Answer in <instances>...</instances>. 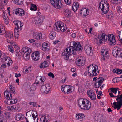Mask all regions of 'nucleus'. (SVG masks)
<instances>
[{
  "label": "nucleus",
  "mask_w": 122,
  "mask_h": 122,
  "mask_svg": "<svg viewBox=\"0 0 122 122\" xmlns=\"http://www.w3.org/2000/svg\"><path fill=\"white\" fill-rule=\"evenodd\" d=\"M73 46L67 48L62 53V55L65 56V59H68L69 56L73 54L75 55L77 51H80L82 49L80 43L78 42H73Z\"/></svg>",
  "instance_id": "f257e3e1"
},
{
  "label": "nucleus",
  "mask_w": 122,
  "mask_h": 122,
  "mask_svg": "<svg viewBox=\"0 0 122 122\" xmlns=\"http://www.w3.org/2000/svg\"><path fill=\"white\" fill-rule=\"evenodd\" d=\"M78 103L82 109L89 110L91 106L90 102L86 99H80L78 100Z\"/></svg>",
  "instance_id": "f03ea898"
},
{
  "label": "nucleus",
  "mask_w": 122,
  "mask_h": 122,
  "mask_svg": "<svg viewBox=\"0 0 122 122\" xmlns=\"http://www.w3.org/2000/svg\"><path fill=\"white\" fill-rule=\"evenodd\" d=\"M89 72V76L93 77L97 75L99 73V71L98 70V67L95 64H92L87 66Z\"/></svg>",
  "instance_id": "7ed1b4c3"
},
{
  "label": "nucleus",
  "mask_w": 122,
  "mask_h": 122,
  "mask_svg": "<svg viewBox=\"0 0 122 122\" xmlns=\"http://www.w3.org/2000/svg\"><path fill=\"white\" fill-rule=\"evenodd\" d=\"M116 100L117 102H114L112 106L114 109L118 110L120 108L122 105V94L118 97L116 99Z\"/></svg>",
  "instance_id": "20e7f679"
},
{
  "label": "nucleus",
  "mask_w": 122,
  "mask_h": 122,
  "mask_svg": "<svg viewBox=\"0 0 122 122\" xmlns=\"http://www.w3.org/2000/svg\"><path fill=\"white\" fill-rule=\"evenodd\" d=\"M22 52L24 53L23 56L24 59L27 61L29 60L30 54L32 52L31 49L27 47H26L23 48Z\"/></svg>",
  "instance_id": "39448f33"
},
{
  "label": "nucleus",
  "mask_w": 122,
  "mask_h": 122,
  "mask_svg": "<svg viewBox=\"0 0 122 122\" xmlns=\"http://www.w3.org/2000/svg\"><path fill=\"white\" fill-rule=\"evenodd\" d=\"M54 30L57 31L64 32L66 30V28L64 26V24L60 22L56 24L54 27Z\"/></svg>",
  "instance_id": "423d86ee"
},
{
  "label": "nucleus",
  "mask_w": 122,
  "mask_h": 122,
  "mask_svg": "<svg viewBox=\"0 0 122 122\" xmlns=\"http://www.w3.org/2000/svg\"><path fill=\"white\" fill-rule=\"evenodd\" d=\"M44 19V17L42 15L38 16L32 19L33 23L37 25H40L43 22Z\"/></svg>",
  "instance_id": "0eeeda50"
},
{
  "label": "nucleus",
  "mask_w": 122,
  "mask_h": 122,
  "mask_svg": "<svg viewBox=\"0 0 122 122\" xmlns=\"http://www.w3.org/2000/svg\"><path fill=\"white\" fill-rule=\"evenodd\" d=\"M106 37L108 39V42L111 45H115L116 41L114 35L112 34H110L107 36Z\"/></svg>",
  "instance_id": "6e6552de"
},
{
  "label": "nucleus",
  "mask_w": 122,
  "mask_h": 122,
  "mask_svg": "<svg viewBox=\"0 0 122 122\" xmlns=\"http://www.w3.org/2000/svg\"><path fill=\"white\" fill-rule=\"evenodd\" d=\"M45 79V78L44 76H37L36 78V82L40 86H41L43 85Z\"/></svg>",
  "instance_id": "1a4fd4ad"
},
{
  "label": "nucleus",
  "mask_w": 122,
  "mask_h": 122,
  "mask_svg": "<svg viewBox=\"0 0 122 122\" xmlns=\"http://www.w3.org/2000/svg\"><path fill=\"white\" fill-rule=\"evenodd\" d=\"M51 4L56 9H59L61 7V2L59 0H50Z\"/></svg>",
  "instance_id": "9d476101"
},
{
  "label": "nucleus",
  "mask_w": 122,
  "mask_h": 122,
  "mask_svg": "<svg viewBox=\"0 0 122 122\" xmlns=\"http://www.w3.org/2000/svg\"><path fill=\"white\" fill-rule=\"evenodd\" d=\"M105 34H100L97 37L96 40L97 41L98 40L99 43L101 44H102L104 42H105L106 41L107 38L106 37V39H105Z\"/></svg>",
  "instance_id": "9b49d317"
},
{
  "label": "nucleus",
  "mask_w": 122,
  "mask_h": 122,
  "mask_svg": "<svg viewBox=\"0 0 122 122\" xmlns=\"http://www.w3.org/2000/svg\"><path fill=\"white\" fill-rule=\"evenodd\" d=\"M85 61L86 59L84 57L82 56L78 58L77 62H76V64L79 66H81L85 64Z\"/></svg>",
  "instance_id": "f8f14e48"
},
{
  "label": "nucleus",
  "mask_w": 122,
  "mask_h": 122,
  "mask_svg": "<svg viewBox=\"0 0 122 122\" xmlns=\"http://www.w3.org/2000/svg\"><path fill=\"white\" fill-rule=\"evenodd\" d=\"M103 81L104 79L103 77H100L97 78V81L95 82V87L96 88H98L102 84Z\"/></svg>",
  "instance_id": "ddd939ff"
},
{
  "label": "nucleus",
  "mask_w": 122,
  "mask_h": 122,
  "mask_svg": "<svg viewBox=\"0 0 122 122\" xmlns=\"http://www.w3.org/2000/svg\"><path fill=\"white\" fill-rule=\"evenodd\" d=\"M14 13L19 16H22L25 15V12L23 9L19 8L15 10Z\"/></svg>",
  "instance_id": "4468645a"
},
{
  "label": "nucleus",
  "mask_w": 122,
  "mask_h": 122,
  "mask_svg": "<svg viewBox=\"0 0 122 122\" xmlns=\"http://www.w3.org/2000/svg\"><path fill=\"white\" fill-rule=\"evenodd\" d=\"M92 48L88 45L85 46L84 47V50L86 53L87 55L91 56L93 55V51L92 50Z\"/></svg>",
  "instance_id": "2eb2a0df"
},
{
  "label": "nucleus",
  "mask_w": 122,
  "mask_h": 122,
  "mask_svg": "<svg viewBox=\"0 0 122 122\" xmlns=\"http://www.w3.org/2000/svg\"><path fill=\"white\" fill-rule=\"evenodd\" d=\"M87 94L88 97L92 100H94L96 99V96L93 91L90 90L87 92Z\"/></svg>",
  "instance_id": "dca6fc26"
},
{
  "label": "nucleus",
  "mask_w": 122,
  "mask_h": 122,
  "mask_svg": "<svg viewBox=\"0 0 122 122\" xmlns=\"http://www.w3.org/2000/svg\"><path fill=\"white\" fill-rule=\"evenodd\" d=\"M29 111L26 114L25 118L26 121L27 122H33V119L31 116V113Z\"/></svg>",
  "instance_id": "f3484780"
},
{
  "label": "nucleus",
  "mask_w": 122,
  "mask_h": 122,
  "mask_svg": "<svg viewBox=\"0 0 122 122\" xmlns=\"http://www.w3.org/2000/svg\"><path fill=\"white\" fill-rule=\"evenodd\" d=\"M39 51H35L33 53L31 57L33 60L35 61L38 60L39 59Z\"/></svg>",
  "instance_id": "a211bd4d"
},
{
  "label": "nucleus",
  "mask_w": 122,
  "mask_h": 122,
  "mask_svg": "<svg viewBox=\"0 0 122 122\" xmlns=\"http://www.w3.org/2000/svg\"><path fill=\"white\" fill-rule=\"evenodd\" d=\"M42 49L43 51H48L50 49V46L46 42L43 43L42 44Z\"/></svg>",
  "instance_id": "6ab92c4d"
},
{
  "label": "nucleus",
  "mask_w": 122,
  "mask_h": 122,
  "mask_svg": "<svg viewBox=\"0 0 122 122\" xmlns=\"http://www.w3.org/2000/svg\"><path fill=\"white\" fill-rule=\"evenodd\" d=\"M109 4H105V6L104 8L103 9V11L101 10V14L103 15L104 14H106L107 12L109 10V7L108 6Z\"/></svg>",
  "instance_id": "aec40b11"
},
{
  "label": "nucleus",
  "mask_w": 122,
  "mask_h": 122,
  "mask_svg": "<svg viewBox=\"0 0 122 122\" xmlns=\"http://www.w3.org/2000/svg\"><path fill=\"white\" fill-rule=\"evenodd\" d=\"M42 34L41 33H35L33 34L34 38L37 40H40L42 38Z\"/></svg>",
  "instance_id": "412c9836"
},
{
  "label": "nucleus",
  "mask_w": 122,
  "mask_h": 122,
  "mask_svg": "<svg viewBox=\"0 0 122 122\" xmlns=\"http://www.w3.org/2000/svg\"><path fill=\"white\" fill-rule=\"evenodd\" d=\"M5 35V37L10 39L13 38V36L12 32H6Z\"/></svg>",
  "instance_id": "4be33fe9"
},
{
  "label": "nucleus",
  "mask_w": 122,
  "mask_h": 122,
  "mask_svg": "<svg viewBox=\"0 0 122 122\" xmlns=\"http://www.w3.org/2000/svg\"><path fill=\"white\" fill-rule=\"evenodd\" d=\"M79 7V5L78 2H74L73 5L72 6V8L74 12L76 11Z\"/></svg>",
  "instance_id": "5701e85b"
},
{
  "label": "nucleus",
  "mask_w": 122,
  "mask_h": 122,
  "mask_svg": "<svg viewBox=\"0 0 122 122\" xmlns=\"http://www.w3.org/2000/svg\"><path fill=\"white\" fill-rule=\"evenodd\" d=\"M121 52L120 50H119L118 49H117L116 50L115 49L112 51V53L114 56L116 57H118V56L119 54H120Z\"/></svg>",
  "instance_id": "b1692460"
},
{
  "label": "nucleus",
  "mask_w": 122,
  "mask_h": 122,
  "mask_svg": "<svg viewBox=\"0 0 122 122\" xmlns=\"http://www.w3.org/2000/svg\"><path fill=\"white\" fill-rule=\"evenodd\" d=\"M80 13L82 15L86 16L88 14L89 11H87L86 8H84L81 9Z\"/></svg>",
  "instance_id": "393cba45"
},
{
  "label": "nucleus",
  "mask_w": 122,
  "mask_h": 122,
  "mask_svg": "<svg viewBox=\"0 0 122 122\" xmlns=\"http://www.w3.org/2000/svg\"><path fill=\"white\" fill-rule=\"evenodd\" d=\"M24 117V116L23 114L21 113L18 114L16 115L15 119L18 121L22 120Z\"/></svg>",
  "instance_id": "a878e982"
},
{
  "label": "nucleus",
  "mask_w": 122,
  "mask_h": 122,
  "mask_svg": "<svg viewBox=\"0 0 122 122\" xmlns=\"http://www.w3.org/2000/svg\"><path fill=\"white\" fill-rule=\"evenodd\" d=\"M49 119L48 115L46 116L44 115L41 117L40 120L41 122H47L49 120Z\"/></svg>",
  "instance_id": "bb28decb"
},
{
  "label": "nucleus",
  "mask_w": 122,
  "mask_h": 122,
  "mask_svg": "<svg viewBox=\"0 0 122 122\" xmlns=\"http://www.w3.org/2000/svg\"><path fill=\"white\" fill-rule=\"evenodd\" d=\"M15 28L17 29H20L23 26V24L21 22L19 21H16Z\"/></svg>",
  "instance_id": "cd10ccee"
},
{
  "label": "nucleus",
  "mask_w": 122,
  "mask_h": 122,
  "mask_svg": "<svg viewBox=\"0 0 122 122\" xmlns=\"http://www.w3.org/2000/svg\"><path fill=\"white\" fill-rule=\"evenodd\" d=\"M84 114L81 113L76 114V120H78L80 121L82 120V119L84 117Z\"/></svg>",
  "instance_id": "c85d7f7f"
},
{
  "label": "nucleus",
  "mask_w": 122,
  "mask_h": 122,
  "mask_svg": "<svg viewBox=\"0 0 122 122\" xmlns=\"http://www.w3.org/2000/svg\"><path fill=\"white\" fill-rule=\"evenodd\" d=\"M48 84H46L45 85H42L41 86H42L41 88V91L42 93H45L46 94L47 93V92L46 91V86H48Z\"/></svg>",
  "instance_id": "c756f323"
},
{
  "label": "nucleus",
  "mask_w": 122,
  "mask_h": 122,
  "mask_svg": "<svg viewBox=\"0 0 122 122\" xmlns=\"http://www.w3.org/2000/svg\"><path fill=\"white\" fill-rule=\"evenodd\" d=\"M64 13L66 16L68 17L71 14L70 10L68 9H66L64 11Z\"/></svg>",
  "instance_id": "7c9ffc66"
},
{
  "label": "nucleus",
  "mask_w": 122,
  "mask_h": 122,
  "mask_svg": "<svg viewBox=\"0 0 122 122\" xmlns=\"http://www.w3.org/2000/svg\"><path fill=\"white\" fill-rule=\"evenodd\" d=\"M69 85H63L61 86V90L63 92H64L65 93L66 92L67 89H68V87H69Z\"/></svg>",
  "instance_id": "2f4dec72"
},
{
  "label": "nucleus",
  "mask_w": 122,
  "mask_h": 122,
  "mask_svg": "<svg viewBox=\"0 0 122 122\" xmlns=\"http://www.w3.org/2000/svg\"><path fill=\"white\" fill-rule=\"evenodd\" d=\"M56 35V33L52 31L51 32L49 35V38L51 40L54 39Z\"/></svg>",
  "instance_id": "473e14b6"
},
{
  "label": "nucleus",
  "mask_w": 122,
  "mask_h": 122,
  "mask_svg": "<svg viewBox=\"0 0 122 122\" xmlns=\"http://www.w3.org/2000/svg\"><path fill=\"white\" fill-rule=\"evenodd\" d=\"M106 14V17L108 19H111L113 16V14L111 10H109Z\"/></svg>",
  "instance_id": "72a5a7b5"
},
{
  "label": "nucleus",
  "mask_w": 122,
  "mask_h": 122,
  "mask_svg": "<svg viewBox=\"0 0 122 122\" xmlns=\"http://www.w3.org/2000/svg\"><path fill=\"white\" fill-rule=\"evenodd\" d=\"M49 64L47 61H44V62L41 64V66H40V68H42L43 67L45 68L48 67Z\"/></svg>",
  "instance_id": "f704fd0d"
},
{
  "label": "nucleus",
  "mask_w": 122,
  "mask_h": 122,
  "mask_svg": "<svg viewBox=\"0 0 122 122\" xmlns=\"http://www.w3.org/2000/svg\"><path fill=\"white\" fill-rule=\"evenodd\" d=\"M101 53H102V54L103 53H105V54H105V55H104V56L105 57H106L107 58H108L109 57V54H108V51H107L106 50H105L104 49H102V50L101 51Z\"/></svg>",
  "instance_id": "c9c22d12"
},
{
  "label": "nucleus",
  "mask_w": 122,
  "mask_h": 122,
  "mask_svg": "<svg viewBox=\"0 0 122 122\" xmlns=\"http://www.w3.org/2000/svg\"><path fill=\"white\" fill-rule=\"evenodd\" d=\"M7 119L3 115L0 116V122H6Z\"/></svg>",
  "instance_id": "e433bc0d"
},
{
  "label": "nucleus",
  "mask_w": 122,
  "mask_h": 122,
  "mask_svg": "<svg viewBox=\"0 0 122 122\" xmlns=\"http://www.w3.org/2000/svg\"><path fill=\"white\" fill-rule=\"evenodd\" d=\"M6 32L4 26H0V34L3 35Z\"/></svg>",
  "instance_id": "4c0bfd02"
},
{
  "label": "nucleus",
  "mask_w": 122,
  "mask_h": 122,
  "mask_svg": "<svg viewBox=\"0 0 122 122\" xmlns=\"http://www.w3.org/2000/svg\"><path fill=\"white\" fill-rule=\"evenodd\" d=\"M8 93L9 92H8V91H6L5 92L4 95H5V94L6 93V97L7 98V99L8 100H11L12 99V94H10V97H9V95L8 94Z\"/></svg>",
  "instance_id": "58836bf2"
},
{
  "label": "nucleus",
  "mask_w": 122,
  "mask_h": 122,
  "mask_svg": "<svg viewBox=\"0 0 122 122\" xmlns=\"http://www.w3.org/2000/svg\"><path fill=\"white\" fill-rule=\"evenodd\" d=\"M102 2V1L100 3L98 7L99 9H100L101 10L103 11V9L104 8L105 6V4H104Z\"/></svg>",
  "instance_id": "ea45409f"
},
{
  "label": "nucleus",
  "mask_w": 122,
  "mask_h": 122,
  "mask_svg": "<svg viewBox=\"0 0 122 122\" xmlns=\"http://www.w3.org/2000/svg\"><path fill=\"white\" fill-rule=\"evenodd\" d=\"M3 18L4 22H6V24L7 25L8 24H9V22L8 21L9 19L7 17V15H5L4 14V15L3 16Z\"/></svg>",
  "instance_id": "a19ab883"
},
{
  "label": "nucleus",
  "mask_w": 122,
  "mask_h": 122,
  "mask_svg": "<svg viewBox=\"0 0 122 122\" xmlns=\"http://www.w3.org/2000/svg\"><path fill=\"white\" fill-rule=\"evenodd\" d=\"M110 89L112 92L111 93H114L115 95H116L118 90L119 89L118 88H110Z\"/></svg>",
  "instance_id": "79ce46f5"
},
{
  "label": "nucleus",
  "mask_w": 122,
  "mask_h": 122,
  "mask_svg": "<svg viewBox=\"0 0 122 122\" xmlns=\"http://www.w3.org/2000/svg\"><path fill=\"white\" fill-rule=\"evenodd\" d=\"M14 2L18 5H21L23 3L22 0H14Z\"/></svg>",
  "instance_id": "37998d69"
},
{
  "label": "nucleus",
  "mask_w": 122,
  "mask_h": 122,
  "mask_svg": "<svg viewBox=\"0 0 122 122\" xmlns=\"http://www.w3.org/2000/svg\"><path fill=\"white\" fill-rule=\"evenodd\" d=\"M37 84H38L36 83V82L35 83L31 86L30 89L32 90H35L37 87Z\"/></svg>",
  "instance_id": "c03bdc74"
},
{
  "label": "nucleus",
  "mask_w": 122,
  "mask_h": 122,
  "mask_svg": "<svg viewBox=\"0 0 122 122\" xmlns=\"http://www.w3.org/2000/svg\"><path fill=\"white\" fill-rule=\"evenodd\" d=\"M37 9L36 6L33 4H32L30 9L32 11H35L37 10Z\"/></svg>",
  "instance_id": "a18cd8bd"
},
{
  "label": "nucleus",
  "mask_w": 122,
  "mask_h": 122,
  "mask_svg": "<svg viewBox=\"0 0 122 122\" xmlns=\"http://www.w3.org/2000/svg\"><path fill=\"white\" fill-rule=\"evenodd\" d=\"M31 68V67H27L26 69H24L23 70V71H25V73L26 74L28 73L29 72H30L31 70L30 69Z\"/></svg>",
  "instance_id": "49530a36"
},
{
  "label": "nucleus",
  "mask_w": 122,
  "mask_h": 122,
  "mask_svg": "<svg viewBox=\"0 0 122 122\" xmlns=\"http://www.w3.org/2000/svg\"><path fill=\"white\" fill-rule=\"evenodd\" d=\"M16 107L14 106L10 107L8 106L7 107V109L8 110L10 111H14Z\"/></svg>",
  "instance_id": "de8ad7c7"
},
{
  "label": "nucleus",
  "mask_w": 122,
  "mask_h": 122,
  "mask_svg": "<svg viewBox=\"0 0 122 122\" xmlns=\"http://www.w3.org/2000/svg\"><path fill=\"white\" fill-rule=\"evenodd\" d=\"M9 88L10 89V92L11 93H15V91L14 87H12V85L9 86Z\"/></svg>",
  "instance_id": "09e8293b"
},
{
  "label": "nucleus",
  "mask_w": 122,
  "mask_h": 122,
  "mask_svg": "<svg viewBox=\"0 0 122 122\" xmlns=\"http://www.w3.org/2000/svg\"><path fill=\"white\" fill-rule=\"evenodd\" d=\"M29 104L32 105L34 107H36L37 106V104L36 102H30Z\"/></svg>",
  "instance_id": "8fccbe9b"
},
{
  "label": "nucleus",
  "mask_w": 122,
  "mask_h": 122,
  "mask_svg": "<svg viewBox=\"0 0 122 122\" xmlns=\"http://www.w3.org/2000/svg\"><path fill=\"white\" fill-rule=\"evenodd\" d=\"M3 115H4L5 117H6V119H7V118H9L10 117V112H7L5 113H4Z\"/></svg>",
  "instance_id": "3c124183"
},
{
  "label": "nucleus",
  "mask_w": 122,
  "mask_h": 122,
  "mask_svg": "<svg viewBox=\"0 0 122 122\" xmlns=\"http://www.w3.org/2000/svg\"><path fill=\"white\" fill-rule=\"evenodd\" d=\"M11 100L10 102V103L11 104H14L17 103V99H11Z\"/></svg>",
  "instance_id": "603ef678"
},
{
  "label": "nucleus",
  "mask_w": 122,
  "mask_h": 122,
  "mask_svg": "<svg viewBox=\"0 0 122 122\" xmlns=\"http://www.w3.org/2000/svg\"><path fill=\"white\" fill-rule=\"evenodd\" d=\"M73 88V87L72 86H69V87L68 89H69L67 92V94H69L71 93L72 92V89Z\"/></svg>",
  "instance_id": "864d4df0"
},
{
  "label": "nucleus",
  "mask_w": 122,
  "mask_h": 122,
  "mask_svg": "<svg viewBox=\"0 0 122 122\" xmlns=\"http://www.w3.org/2000/svg\"><path fill=\"white\" fill-rule=\"evenodd\" d=\"M7 46L9 50L12 53L14 52V49L12 46H10V45H8Z\"/></svg>",
  "instance_id": "5fc2aeb1"
},
{
  "label": "nucleus",
  "mask_w": 122,
  "mask_h": 122,
  "mask_svg": "<svg viewBox=\"0 0 122 122\" xmlns=\"http://www.w3.org/2000/svg\"><path fill=\"white\" fill-rule=\"evenodd\" d=\"M113 3L116 4H118L121 2V0H113Z\"/></svg>",
  "instance_id": "6e6d98bb"
},
{
  "label": "nucleus",
  "mask_w": 122,
  "mask_h": 122,
  "mask_svg": "<svg viewBox=\"0 0 122 122\" xmlns=\"http://www.w3.org/2000/svg\"><path fill=\"white\" fill-rule=\"evenodd\" d=\"M109 94L110 96V97H119L120 96L118 95L117 96H114V95L113 94V93H109Z\"/></svg>",
  "instance_id": "4d7b16f0"
},
{
  "label": "nucleus",
  "mask_w": 122,
  "mask_h": 122,
  "mask_svg": "<svg viewBox=\"0 0 122 122\" xmlns=\"http://www.w3.org/2000/svg\"><path fill=\"white\" fill-rule=\"evenodd\" d=\"M31 115H32V116H31L33 118H34V117H36L38 116L36 112H35V113H33L32 114L31 113Z\"/></svg>",
  "instance_id": "13d9d810"
},
{
  "label": "nucleus",
  "mask_w": 122,
  "mask_h": 122,
  "mask_svg": "<svg viewBox=\"0 0 122 122\" xmlns=\"http://www.w3.org/2000/svg\"><path fill=\"white\" fill-rule=\"evenodd\" d=\"M117 73L120 74L122 73V70L117 69H116Z\"/></svg>",
  "instance_id": "bf43d9fd"
},
{
  "label": "nucleus",
  "mask_w": 122,
  "mask_h": 122,
  "mask_svg": "<svg viewBox=\"0 0 122 122\" xmlns=\"http://www.w3.org/2000/svg\"><path fill=\"white\" fill-rule=\"evenodd\" d=\"M19 29H17L15 28V29L14 30V35H16L19 34L18 30Z\"/></svg>",
  "instance_id": "052dcab7"
},
{
  "label": "nucleus",
  "mask_w": 122,
  "mask_h": 122,
  "mask_svg": "<svg viewBox=\"0 0 122 122\" xmlns=\"http://www.w3.org/2000/svg\"><path fill=\"white\" fill-rule=\"evenodd\" d=\"M118 36L120 39L121 41L122 40V34L121 33V32L119 31L118 33Z\"/></svg>",
  "instance_id": "680f3d73"
},
{
  "label": "nucleus",
  "mask_w": 122,
  "mask_h": 122,
  "mask_svg": "<svg viewBox=\"0 0 122 122\" xmlns=\"http://www.w3.org/2000/svg\"><path fill=\"white\" fill-rule=\"evenodd\" d=\"M105 54V53H102L101 54L102 56V59L103 60H105L106 59L108 58H107L106 57H105L104 56V55H106L105 54Z\"/></svg>",
  "instance_id": "e2e57ef3"
},
{
  "label": "nucleus",
  "mask_w": 122,
  "mask_h": 122,
  "mask_svg": "<svg viewBox=\"0 0 122 122\" xmlns=\"http://www.w3.org/2000/svg\"><path fill=\"white\" fill-rule=\"evenodd\" d=\"M89 71L88 69V68H87V69H86V71L84 73V75L85 76H86L87 75V73H88L89 74Z\"/></svg>",
  "instance_id": "0e129e2a"
},
{
  "label": "nucleus",
  "mask_w": 122,
  "mask_h": 122,
  "mask_svg": "<svg viewBox=\"0 0 122 122\" xmlns=\"http://www.w3.org/2000/svg\"><path fill=\"white\" fill-rule=\"evenodd\" d=\"M48 75L50 77H51L52 78H54V75L51 72H50L48 73Z\"/></svg>",
  "instance_id": "69168bd1"
},
{
  "label": "nucleus",
  "mask_w": 122,
  "mask_h": 122,
  "mask_svg": "<svg viewBox=\"0 0 122 122\" xmlns=\"http://www.w3.org/2000/svg\"><path fill=\"white\" fill-rule=\"evenodd\" d=\"M117 10L118 12H121V9L120 7H117Z\"/></svg>",
  "instance_id": "338daca9"
},
{
  "label": "nucleus",
  "mask_w": 122,
  "mask_h": 122,
  "mask_svg": "<svg viewBox=\"0 0 122 122\" xmlns=\"http://www.w3.org/2000/svg\"><path fill=\"white\" fill-rule=\"evenodd\" d=\"M33 122H38V118L37 117H34L33 118Z\"/></svg>",
  "instance_id": "774afa93"
}]
</instances>
